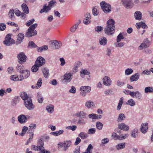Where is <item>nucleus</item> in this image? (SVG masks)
Segmentation results:
<instances>
[{"label": "nucleus", "mask_w": 153, "mask_h": 153, "mask_svg": "<svg viewBox=\"0 0 153 153\" xmlns=\"http://www.w3.org/2000/svg\"><path fill=\"white\" fill-rule=\"evenodd\" d=\"M107 25L104 29L105 32L108 35H112L114 32V21L112 19H110L107 22Z\"/></svg>", "instance_id": "obj_1"}, {"label": "nucleus", "mask_w": 153, "mask_h": 153, "mask_svg": "<svg viewBox=\"0 0 153 153\" xmlns=\"http://www.w3.org/2000/svg\"><path fill=\"white\" fill-rule=\"evenodd\" d=\"M100 5L102 9L105 13H108L111 11V5L105 1H102L100 3Z\"/></svg>", "instance_id": "obj_2"}, {"label": "nucleus", "mask_w": 153, "mask_h": 153, "mask_svg": "<svg viewBox=\"0 0 153 153\" xmlns=\"http://www.w3.org/2000/svg\"><path fill=\"white\" fill-rule=\"evenodd\" d=\"M24 102V105L28 110L31 111L34 109L35 106L33 104L30 98H28Z\"/></svg>", "instance_id": "obj_3"}, {"label": "nucleus", "mask_w": 153, "mask_h": 153, "mask_svg": "<svg viewBox=\"0 0 153 153\" xmlns=\"http://www.w3.org/2000/svg\"><path fill=\"white\" fill-rule=\"evenodd\" d=\"M80 94L83 97L85 96L87 93L91 91V87L89 86H82L80 88Z\"/></svg>", "instance_id": "obj_4"}, {"label": "nucleus", "mask_w": 153, "mask_h": 153, "mask_svg": "<svg viewBox=\"0 0 153 153\" xmlns=\"http://www.w3.org/2000/svg\"><path fill=\"white\" fill-rule=\"evenodd\" d=\"M18 61L19 64H22L26 61L27 57L23 52L19 53L17 55Z\"/></svg>", "instance_id": "obj_5"}, {"label": "nucleus", "mask_w": 153, "mask_h": 153, "mask_svg": "<svg viewBox=\"0 0 153 153\" xmlns=\"http://www.w3.org/2000/svg\"><path fill=\"white\" fill-rule=\"evenodd\" d=\"M4 44L7 46H10L15 43V41L11 37L10 34L7 35L5 38V40L4 41Z\"/></svg>", "instance_id": "obj_6"}, {"label": "nucleus", "mask_w": 153, "mask_h": 153, "mask_svg": "<svg viewBox=\"0 0 153 153\" xmlns=\"http://www.w3.org/2000/svg\"><path fill=\"white\" fill-rule=\"evenodd\" d=\"M129 135L128 134L118 135L116 133L114 132L112 134V138L115 140H122L127 138Z\"/></svg>", "instance_id": "obj_7"}, {"label": "nucleus", "mask_w": 153, "mask_h": 153, "mask_svg": "<svg viewBox=\"0 0 153 153\" xmlns=\"http://www.w3.org/2000/svg\"><path fill=\"white\" fill-rule=\"evenodd\" d=\"M150 45V42L147 39H144L143 42L138 47V49L141 50L144 48L149 47Z\"/></svg>", "instance_id": "obj_8"}, {"label": "nucleus", "mask_w": 153, "mask_h": 153, "mask_svg": "<svg viewBox=\"0 0 153 153\" xmlns=\"http://www.w3.org/2000/svg\"><path fill=\"white\" fill-rule=\"evenodd\" d=\"M29 116H27V117L24 114H21L18 117V120L21 124H24L27 121V119H29Z\"/></svg>", "instance_id": "obj_9"}, {"label": "nucleus", "mask_w": 153, "mask_h": 153, "mask_svg": "<svg viewBox=\"0 0 153 153\" xmlns=\"http://www.w3.org/2000/svg\"><path fill=\"white\" fill-rule=\"evenodd\" d=\"M122 2L123 6L127 9L132 8L133 6L131 0H122Z\"/></svg>", "instance_id": "obj_10"}, {"label": "nucleus", "mask_w": 153, "mask_h": 153, "mask_svg": "<svg viewBox=\"0 0 153 153\" xmlns=\"http://www.w3.org/2000/svg\"><path fill=\"white\" fill-rule=\"evenodd\" d=\"M87 115L86 113L83 111H77L75 114L76 117L83 119H86Z\"/></svg>", "instance_id": "obj_11"}, {"label": "nucleus", "mask_w": 153, "mask_h": 153, "mask_svg": "<svg viewBox=\"0 0 153 153\" xmlns=\"http://www.w3.org/2000/svg\"><path fill=\"white\" fill-rule=\"evenodd\" d=\"M85 18L83 20V23L86 25H88L91 22V16L90 13H87L85 15Z\"/></svg>", "instance_id": "obj_12"}, {"label": "nucleus", "mask_w": 153, "mask_h": 153, "mask_svg": "<svg viewBox=\"0 0 153 153\" xmlns=\"http://www.w3.org/2000/svg\"><path fill=\"white\" fill-rule=\"evenodd\" d=\"M45 62V61L44 58L39 56L37 58L35 63L40 67L44 65Z\"/></svg>", "instance_id": "obj_13"}, {"label": "nucleus", "mask_w": 153, "mask_h": 153, "mask_svg": "<svg viewBox=\"0 0 153 153\" xmlns=\"http://www.w3.org/2000/svg\"><path fill=\"white\" fill-rule=\"evenodd\" d=\"M118 128L125 131H128L129 129L128 126L125 124L124 123H122L118 124Z\"/></svg>", "instance_id": "obj_14"}, {"label": "nucleus", "mask_w": 153, "mask_h": 153, "mask_svg": "<svg viewBox=\"0 0 153 153\" xmlns=\"http://www.w3.org/2000/svg\"><path fill=\"white\" fill-rule=\"evenodd\" d=\"M10 79L12 80L16 81H22L24 79V78L23 76L22 75L18 76L17 75H13L10 76Z\"/></svg>", "instance_id": "obj_15"}, {"label": "nucleus", "mask_w": 153, "mask_h": 153, "mask_svg": "<svg viewBox=\"0 0 153 153\" xmlns=\"http://www.w3.org/2000/svg\"><path fill=\"white\" fill-rule=\"evenodd\" d=\"M130 95L132 97L140 99L142 95L139 91H136V92L133 91L132 92H130Z\"/></svg>", "instance_id": "obj_16"}, {"label": "nucleus", "mask_w": 153, "mask_h": 153, "mask_svg": "<svg viewBox=\"0 0 153 153\" xmlns=\"http://www.w3.org/2000/svg\"><path fill=\"white\" fill-rule=\"evenodd\" d=\"M40 146H38V151H39V153H50V152L47 150H45L43 146L44 143L42 140L40 141Z\"/></svg>", "instance_id": "obj_17"}, {"label": "nucleus", "mask_w": 153, "mask_h": 153, "mask_svg": "<svg viewBox=\"0 0 153 153\" xmlns=\"http://www.w3.org/2000/svg\"><path fill=\"white\" fill-rule=\"evenodd\" d=\"M103 81L104 85L106 86H110L111 84V81L110 78L108 76H105L103 78Z\"/></svg>", "instance_id": "obj_18"}, {"label": "nucleus", "mask_w": 153, "mask_h": 153, "mask_svg": "<svg viewBox=\"0 0 153 153\" xmlns=\"http://www.w3.org/2000/svg\"><path fill=\"white\" fill-rule=\"evenodd\" d=\"M37 34L36 30H33L31 29H29L28 28V31L26 33L25 36L27 37H30L34 36L36 35Z\"/></svg>", "instance_id": "obj_19"}, {"label": "nucleus", "mask_w": 153, "mask_h": 153, "mask_svg": "<svg viewBox=\"0 0 153 153\" xmlns=\"http://www.w3.org/2000/svg\"><path fill=\"white\" fill-rule=\"evenodd\" d=\"M52 45L54 46L55 49H57L60 48L62 45V42L57 40L53 41L51 43Z\"/></svg>", "instance_id": "obj_20"}, {"label": "nucleus", "mask_w": 153, "mask_h": 153, "mask_svg": "<svg viewBox=\"0 0 153 153\" xmlns=\"http://www.w3.org/2000/svg\"><path fill=\"white\" fill-rule=\"evenodd\" d=\"M82 65V63L80 61H78L75 62L72 69L74 73L77 72L78 71V68L80 67Z\"/></svg>", "instance_id": "obj_21"}, {"label": "nucleus", "mask_w": 153, "mask_h": 153, "mask_svg": "<svg viewBox=\"0 0 153 153\" xmlns=\"http://www.w3.org/2000/svg\"><path fill=\"white\" fill-rule=\"evenodd\" d=\"M72 76L71 73H66L64 76L63 80L66 82H70L71 80Z\"/></svg>", "instance_id": "obj_22"}, {"label": "nucleus", "mask_w": 153, "mask_h": 153, "mask_svg": "<svg viewBox=\"0 0 153 153\" xmlns=\"http://www.w3.org/2000/svg\"><path fill=\"white\" fill-rule=\"evenodd\" d=\"M134 16L136 20L139 21L142 18V14L140 11H137L134 13Z\"/></svg>", "instance_id": "obj_23"}, {"label": "nucleus", "mask_w": 153, "mask_h": 153, "mask_svg": "<svg viewBox=\"0 0 153 153\" xmlns=\"http://www.w3.org/2000/svg\"><path fill=\"white\" fill-rule=\"evenodd\" d=\"M148 129V124L147 123H144L141 125L140 128L141 131L143 133H145Z\"/></svg>", "instance_id": "obj_24"}, {"label": "nucleus", "mask_w": 153, "mask_h": 153, "mask_svg": "<svg viewBox=\"0 0 153 153\" xmlns=\"http://www.w3.org/2000/svg\"><path fill=\"white\" fill-rule=\"evenodd\" d=\"M64 147L63 150L65 151L67 150L68 148L71 145L72 142L71 140H66L64 141Z\"/></svg>", "instance_id": "obj_25"}, {"label": "nucleus", "mask_w": 153, "mask_h": 153, "mask_svg": "<svg viewBox=\"0 0 153 153\" xmlns=\"http://www.w3.org/2000/svg\"><path fill=\"white\" fill-rule=\"evenodd\" d=\"M139 74L138 73H136L130 77V80L131 82H135L139 79Z\"/></svg>", "instance_id": "obj_26"}, {"label": "nucleus", "mask_w": 153, "mask_h": 153, "mask_svg": "<svg viewBox=\"0 0 153 153\" xmlns=\"http://www.w3.org/2000/svg\"><path fill=\"white\" fill-rule=\"evenodd\" d=\"M85 105L88 108H92L95 106L94 102L90 100L87 101L85 103Z\"/></svg>", "instance_id": "obj_27"}, {"label": "nucleus", "mask_w": 153, "mask_h": 153, "mask_svg": "<svg viewBox=\"0 0 153 153\" xmlns=\"http://www.w3.org/2000/svg\"><path fill=\"white\" fill-rule=\"evenodd\" d=\"M107 40L106 38L105 37H102L99 39V43L100 45L104 46L106 45Z\"/></svg>", "instance_id": "obj_28"}, {"label": "nucleus", "mask_w": 153, "mask_h": 153, "mask_svg": "<svg viewBox=\"0 0 153 153\" xmlns=\"http://www.w3.org/2000/svg\"><path fill=\"white\" fill-rule=\"evenodd\" d=\"M24 38V35L22 33H19L17 36V42L20 44Z\"/></svg>", "instance_id": "obj_29"}, {"label": "nucleus", "mask_w": 153, "mask_h": 153, "mask_svg": "<svg viewBox=\"0 0 153 153\" xmlns=\"http://www.w3.org/2000/svg\"><path fill=\"white\" fill-rule=\"evenodd\" d=\"M136 26L137 28H140V27H142L144 29L148 28L147 25L145 23L141 22L136 23Z\"/></svg>", "instance_id": "obj_30"}, {"label": "nucleus", "mask_w": 153, "mask_h": 153, "mask_svg": "<svg viewBox=\"0 0 153 153\" xmlns=\"http://www.w3.org/2000/svg\"><path fill=\"white\" fill-rule=\"evenodd\" d=\"M46 109L47 112L49 114H52L54 111V106L53 105H47L46 108Z\"/></svg>", "instance_id": "obj_31"}, {"label": "nucleus", "mask_w": 153, "mask_h": 153, "mask_svg": "<svg viewBox=\"0 0 153 153\" xmlns=\"http://www.w3.org/2000/svg\"><path fill=\"white\" fill-rule=\"evenodd\" d=\"M21 7L23 11L26 14H28L29 13V9L27 5L23 3L21 5Z\"/></svg>", "instance_id": "obj_32"}, {"label": "nucleus", "mask_w": 153, "mask_h": 153, "mask_svg": "<svg viewBox=\"0 0 153 153\" xmlns=\"http://www.w3.org/2000/svg\"><path fill=\"white\" fill-rule=\"evenodd\" d=\"M22 64H19L16 67V70L18 72L21 74L24 70V68Z\"/></svg>", "instance_id": "obj_33"}, {"label": "nucleus", "mask_w": 153, "mask_h": 153, "mask_svg": "<svg viewBox=\"0 0 153 153\" xmlns=\"http://www.w3.org/2000/svg\"><path fill=\"white\" fill-rule=\"evenodd\" d=\"M37 101L39 103H42L43 101V97H42L41 93L40 92H38L37 93Z\"/></svg>", "instance_id": "obj_34"}, {"label": "nucleus", "mask_w": 153, "mask_h": 153, "mask_svg": "<svg viewBox=\"0 0 153 153\" xmlns=\"http://www.w3.org/2000/svg\"><path fill=\"white\" fill-rule=\"evenodd\" d=\"M125 118L126 117L123 114H120L118 117L117 121L118 122H121L123 121Z\"/></svg>", "instance_id": "obj_35"}, {"label": "nucleus", "mask_w": 153, "mask_h": 153, "mask_svg": "<svg viewBox=\"0 0 153 153\" xmlns=\"http://www.w3.org/2000/svg\"><path fill=\"white\" fill-rule=\"evenodd\" d=\"M30 71L27 70H25L21 74H23L22 75L24 79H26L30 75Z\"/></svg>", "instance_id": "obj_36"}, {"label": "nucleus", "mask_w": 153, "mask_h": 153, "mask_svg": "<svg viewBox=\"0 0 153 153\" xmlns=\"http://www.w3.org/2000/svg\"><path fill=\"white\" fill-rule=\"evenodd\" d=\"M124 35L123 33H120L117 37L116 39L117 42H119L121 40L124 39V37L123 36Z\"/></svg>", "instance_id": "obj_37"}, {"label": "nucleus", "mask_w": 153, "mask_h": 153, "mask_svg": "<svg viewBox=\"0 0 153 153\" xmlns=\"http://www.w3.org/2000/svg\"><path fill=\"white\" fill-rule=\"evenodd\" d=\"M88 71L86 69H82L80 71L81 76L83 78L84 75H87L89 74Z\"/></svg>", "instance_id": "obj_38"}, {"label": "nucleus", "mask_w": 153, "mask_h": 153, "mask_svg": "<svg viewBox=\"0 0 153 153\" xmlns=\"http://www.w3.org/2000/svg\"><path fill=\"white\" fill-rule=\"evenodd\" d=\"M42 72L45 77L48 78L49 76V70L46 68H44Z\"/></svg>", "instance_id": "obj_39"}, {"label": "nucleus", "mask_w": 153, "mask_h": 153, "mask_svg": "<svg viewBox=\"0 0 153 153\" xmlns=\"http://www.w3.org/2000/svg\"><path fill=\"white\" fill-rule=\"evenodd\" d=\"M20 96L22 99L24 100V102L28 98H30L28 97L27 94L25 92H22L20 94Z\"/></svg>", "instance_id": "obj_40"}, {"label": "nucleus", "mask_w": 153, "mask_h": 153, "mask_svg": "<svg viewBox=\"0 0 153 153\" xmlns=\"http://www.w3.org/2000/svg\"><path fill=\"white\" fill-rule=\"evenodd\" d=\"M145 93H153V87L149 86L146 87L144 90Z\"/></svg>", "instance_id": "obj_41"}, {"label": "nucleus", "mask_w": 153, "mask_h": 153, "mask_svg": "<svg viewBox=\"0 0 153 153\" xmlns=\"http://www.w3.org/2000/svg\"><path fill=\"white\" fill-rule=\"evenodd\" d=\"M126 103L127 105H129L131 106H134L136 104L135 102L132 99H130Z\"/></svg>", "instance_id": "obj_42"}, {"label": "nucleus", "mask_w": 153, "mask_h": 153, "mask_svg": "<svg viewBox=\"0 0 153 153\" xmlns=\"http://www.w3.org/2000/svg\"><path fill=\"white\" fill-rule=\"evenodd\" d=\"M78 25L79 24L77 23H76L73 25L70 29V31L72 33L74 32L77 28Z\"/></svg>", "instance_id": "obj_43"}, {"label": "nucleus", "mask_w": 153, "mask_h": 153, "mask_svg": "<svg viewBox=\"0 0 153 153\" xmlns=\"http://www.w3.org/2000/svg\"><path fill=\"white\" fill-rule=\"evenodd\" d=\"M125 146V143H122L117 144L116 146V148L117 149L120 150L124 148Z\"/></svg>", "instance_id": "obj_44"}, {"label": "nucleus", "mask_w": 153, "mask_h": 153, "mask_svg": "<svg viewBox=\"0 0 153 153\" xmlns=\"http://www.w3.org/2000/svg\"><path fill=\"white\" fill-rule=\"evenodd\" d=\"M78 136L82 139H84L88 137V135L87 133L85 132H81L79 134Z\"/></svg>", "instance_id": "obj_45"}, {"label": "nucleus", "mask_w": 153, "mask_h": 153, "mask_svg": "<svg viewBox=\"0 0 153 153\" xmlns=\"http://www.w3.org/2000/svg\"><path fill=\"white\" fill-rule=\"evenodd\" d=\"M137 132L138 130L137 129H135L133 130L131 133V136L132 137L135 138L137 136Z\"/></svg>", "instance_id": "obj_46"}, {"label": "nucleus", "mask_w": 153, "mask_h": 153, "mask_svg": "<svg viewBox=\"0 0 153 153\" xmlns=\"http://www.w3.org/2000/svg\"><path fill=\"white\" fill-rule=\"evenodd\" d=\"M133 70L130 68L126 69L125 71V73L126 75L128 76L132 74L133 72Z\"/></svg>", "instance_id": "obj_47"}, {"label": "nucleus", "mask_w": 153, "mask_h": 153, "mask_svg": "<svg viewBox=\"0 0 153 153\" xmlns=\"http://www.w3.org/2000/svg\"><path fill=\"white\" fill-rule=\"evenodd\" d=\"M8 15L9 17L11 18L12 20H13L14 19V10L13 9L10 10L8 13Z\"/></svg>", "instance_id": "obj_48"}, {"label": "nucleus", "mask_w": 153, "mask_h": 153, "mask_svg": "<svg viewBox=\"0 0 153 153\" xmlns=\"http://www.w3.org/2000/svg\"><path fill=\"white\" fill-rule=\"evenodd\" d=\"M48 49V46L47 45H44L38 48V51L39 52H41L43 51H46Z\"/></svg>", "instance_id": "obj_49"}, {"label": "nucleus", "mask_w": 153, "mask_h": 153, "mask_svg": "<svg viewBox=\"0 0 153 153\" xmlns=\"http://www.w3.org/2000/svg\"><path fill=\"white\" fill-rule=\"evenodd\" d=\"M92 14L94 16H97L99 14V12L97 7H93L92 9Z\"/></svg>", "instance_id": "obj_50"}, {"label": "nucleus", "mask_w": 153, "mask_h": 153, "mask_svg": "<svg viewBox=\"0 0 153 153\" xmlns=\"http://www.w3.org/2000/svg\"><path fill=\"white\" fill-rule=\"evenodd\" d=\"M28 129V128L27 127L25 126H24L22 130V132L19 133V135L21 136H23Z\"/></svg>", "instance_id": "obj_51"}, {"label": "nucleus", "mask_w": 153, "mask_h": 153, "mask_svg": "<svg viewBox=\"0 0 153 153\" xmlns=\"http://www.w3.org/2000/svg\"><path fill=\"white\" fill-rule=\"evenodd\" d=\"M39 67L35 63L34 65L32 67L31 70L33 72H36L38 70Z\"/></svg>", "instance_id": "obj_52"}, {"label": "nucleus", "mask_w": 153, "mask_h": 153, "mask_svg": "<svg viewBox=\"0 0 153 153\" xmlns=\"http://www.w3.org/2000/svg\"><path fill=\"white\" fill-rule=\"evenodd\" d=\"M42 79L41 78L39 79L36 85V88L38 89L41 86L42 84Z\"/></svg>", "instance_id": "obj_53"}, {"label": "nucleus", "mask_w": 153, "mask_h": 153, "mask_svg": "<svg viewBox=\"0 0 153 153\" xmlns=\"http://www.w3.org/2000/svg\"><path fill=\"white\" fill-rule=\"evenodd\" d=\"M96 126L97 129L99 130H101L102 129L103 125L100 122H97L96 123Z\"/></svg>", "instance_id": "obj_54"}, {"label": "nucleus", "mask_w": 153, "mask_h": 153, "mask_svg": "<svg viewBox=\"0 0 153 153\" xmlns=\"http://www.w3.org/2000/svg\"><path fill=\"white\" fill-rule=\"evenodd\" d=\"M77 124L80 125H85L86 124V121L84 120V119H79L77 121Z\"/></svg>", "instance_id": "obj_55"}, {"label": "nucleus", "mask_w": 153, "mask_h": 153, "mask_svg": "<svg viewBox=\"0 0 153 153\" xmlns=\"http://www.w3.org/2000/svg\"><path fill=\"white\" fill-rule=\"evenodd\" d=\"M77 126L75 125L68 126L66 127L67 129H70L73 131H75L76 128Z\"/></svg>", "instance_id": "obj_56"}, {"label": "nucleus", "mask_w": 153, "mask_h": 153, "mask_svg": "<svg viewBox=\"0 0 153 153\" xmlns=\"http://www.w3.org/2000/svg\"><path fill=\"white\" fill-rule=\"evenodd\" d=\"M115 46L117 47L121 48L124 45V43L123 42H116L115 44Z\"/></svg>", "instance_id": "obj_57"}, {"label": "nucleus", "mask_w": 153, "mask_h": 153, "mask_svg": "<svg viewBox=\"0 0 153 153\" xmlns=\"http://www.w3.org/2000/svg\"><path fill=\"white\" fill-rule=\"evenodd\" d=\"M96 132V129L95 128H90L88 129V133L89 134H94Z\"/></svg>", "instance_id": "obj_58"}, {"label": "nucleus", "mask_w": 153, "mask_h": 153, "mask_svg": "<svg viewBox=\"0 0 153 153\" xmlns=\"http://www.w3.org/2000/svg\"><path fill=\"white\" fill-rule=\"evenodd\" d=\"M43 7L45 10V12L46 13L48 12L51 9V7L48 5L47 6L46 4H45Z\"/></svg>", "instance_id": "obj_59"}, {"label": "nucleus", "mask_w": 153, "mask_h": 153, "mask_svg": "<svg viewBox=\"0 0 153 153\" xmlns=\"http://www.w3.org/2000/svg\"><path fill=\"white\" fill-rule=\"evenodd\" d=\"M88 117L90 119H96L97 117L96 114H90L88 115Z\"/></svg>", "instance_id": "obj_60"}, {"label": "nucleus", "mask_w": 153, "mask_h": 153, "mask_svg": "<svg viewBox=\"0 0 153 153\" xmlns=\"http://www.w3.org/2000/svg\"><path fill=\"white\" fill-rule=\"evenodd\" d=\"M10 121L11 123L13 125H16L17 123V121L16 120V118L15 117H13L10 119Z\"/></svg>", "instance_id": "obj_61"}, {"label": "nucleus", "mask_w": 153, "mask_h": 153, "mask_svg": "<svg viewBox=\"0 0 153 153\" xmlns=\"http://www.w3.org/2000/svg\"><path fill=\"white\" fill-rule=\"evenodd\" d=\"M6 28V25L4 23H0V30L3 31Z\"/></svg>", "instance_id": "obj_62"}, {"label": "nucleus", "mask_w": 153, "mask_h": 153, "mask_svg": "<svg viewBox=\"0 0 153 153\" xmlns=\"http://www.w3.org/2000/svg\"><path fill=\"white\" fill-rule=\"evenodd\" d=\"M76 88L74 86H72L69 91V92L72 94H75L76 92Z\"/></svg>", "instance_id": "obj_63"}, {"label": "nucleus", "mask_w": 153, "mask_h": 153, "mask_svg": "<svg viewBox=\"0 0 153 153\" xmlns=\"http://www.w3.org/2000/svg\"><path fill=\"white\" fill-rule=\"evenodd\" d=\"M56 4V1L55 0H51L49 3L48 5L51 8L54 5V4Z\"/></svg>", "instance_id": "obj_64"}]
</instances>
